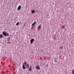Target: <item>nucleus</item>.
<instances>
[{"label": "nucleus", "mask_w": 74, "mask_h": 74, "mask_svg": "<svg viewBox=\"0 0 74 74\" xmlns=\"http://www.w3.org/2000/svg\"><path fill=\"white\" fill-rule=\"evenodd\" d=\"M3 34L5 36H9V34L8 33L5 32H3Z\"/></svg>", "instance_id": "f257e3e1"}, {"label": "nucleus", "mask_w": 74, "mask_h": 74, "mask_svg": "<svg viewBox=\"0 0 74 74\" xmlns=\"http://www.w3.org/2000/svg\"><path fill=\"white\" fill-rule=\"evenodd\" d=\"M36 69L38 70H40L41 69L40 68V66L39 65H37L36 66Z\"/></svg>", "instance_id": "f03ea898"}, {"label": "nucleus", "mask_w": 74, "mask_h": 74, "mask_svg": "<svg viewBox=\"0 0 74 74\" xmlns=\"http://www.w3.org/2000/svg\"><path fill=\"white\" fill-rule=\"evenodd\" d=\"M42 27L41 25L40 24L37 27V29L38 30H40Z\"/></svg>", "instance_id": "7ed1b4c3"}, {"label": "nucleus", "mask_w": 74, "mask_h": 74, "mask_svg": "<svg viewBox=\"0 0 74 74\" xmlns=\"http://www.w3.org/2000/svg\"><path fill=\"white\" fill-rule=\"evenodd\" d=\"M34 41V39L32 38L30 40V43L31 44H32V43Z\"/></svg>", "instance_id": "20e7f679"}, {"label": "nucleus", "mask_w": 74, "mask_h": 74, "mask_svg": "<svg viewBox=\"0 0 74 74\" xmlns=\"http://www.w3.org/2000/svg\"><path fill=\"white\" fill-rule=\"evenodd\" d=\"M25 67L27 69H29V67H30V66L29 64H27L25 65Z\"/></svg>", "instance_id": "39448f33"}, {"label": "nucleus", "mask_w": 74, "mask_h": 74, "mask_svg": "<svg viewBox=\"0 0 74 74\" xmlns=\"http://www.w3.org/2000/svg\"><path fill=\"white\" fill-rule=\"evenodd\" d=\"M21 6L20 5L18 6L17 8L18 11H19V10H21Z\"/></svg>", "instance_id": "423d86ee"}, {"label": "nucleus", "mask_w": 74, "mask_h": 74, "mask_svg": "<svg viewBox=\"0 0 74 74\" xmlns=\"http://www.w3.org/2000/svg\"><path fill=\"white\" fill-rule=\"evenodd\" d=\"M29 71H31V70H32V67L31 66L29 68V69L28 70Z\"/></svg>", "instance_id": "0eeeda50"}, {"label": "nucleus", "mask_w": 74, "mask_h": 74, "mask_svg": "<svg viewBox=\"0 0 74 74\" xmlns=\"http://www.w3.org/2000/svg\"><path fill=\"white\" fill-rule=\"evenodd\" d=\"M22 67L23 69L24 70H25V69H26V68H25L24 65H23Z\"/></svg>", "instance_id": "6e6552de"}, {"label": "nucleus", "mask_w": 74, "mask_h": 74, "mask_svg": "<svg viewBox=\"0 0 74 74\" xmlns=\"http://www.w3.org/2000/svg\"><path fill=\"white\" fill-rule=\"evenodd\" d=\"M0 38H3V35H2V34H1L0 35Z\"/></svg>", "instance_id": "1a4fd4ad"}, {"label": "nucleus", "mask_w": 74, "mask_h": 74, "mask_svg": "<svg viewBox=\"0 0 74 74\" xmlns=\"http://www.w3.org/2000/svg\"><path fill=\"white\" fill-rule=\"evenodd\" d=\"M36 23V22H34L32 24V26H34V25Z\"/></svg>", "instance_id": "9d476101"}, {"label": "nucleus", "mask_w": 74, "mask_h": 74, "mask_svg": "<svg viewBox=\"0 0 74 74\" xmlns=\"http://www.w3.org/2000/svg\"><path fill=\"white\" fill-rule=\"evenodd\" d=\"M34 12H35V11L33 10L31 11V12L32 14H33V13H34Z\"/></svg>", "instance_id": "9b49d317"}, {"label": "nucleus", "mask_w": 74, "mask_h": 74, "mask_svg": "<svg viewBox=\"0 0 74 74\" xmlns=\"http://www.w3.org/2000/svg\"><path fill=\"white\" fill-rule=\"evenodd\" d=\"M19 22H18L16 24V26H18L19 25Z\"/></svg>", "instance_id": "f8f14e48"}, {"label": "nucleus", "mask_w": 74, "mask_h": 74, "mask_svg": "<svg viewBox=\"0 0 74 74\" xmlns=\"http://www.w3.org/2000/svg\"><path fill=\"white\" fill-rule=\"evenodd\" d=\"M45 67H48V64H46Z\"/></svg>", "instance_id": "ddd939ff"}, {"label": "nucleus", "mask_w": 74, "mask_h": 74, "mask_svg": "<svg viewBox=\"0 0 74 74\" xmlns=\"http://www.w3.org/2000/svg\"><path fill=\"white\" fill-rule=\"evenodd\" d=\"M60 48L61 49H63V46H62V47H61Z\"/></svg>", "instance_id": "4468645a"}, {"label": "nucleus", "mask_w": 74, "mask_h": 74, "mask_svg": "<svg viewBox=\"0 0 74 74\" xmlns=\"http://www.w3.org/2000/svg\"><path fill=\"white\" fill-rule=\"evenodd\" d=\"M54 62H56V63H57V62H58V60H54Z\"/></svg>", "instance_id": "2eb2a0df"}, {"label": "nucleus", "mask_w": 74, "mask_h": 74, "mask_svg": "<svg viewBox=\"0 0 74 74\" xmlns=\"http://www.w3.org/2000/svg\"><path fill=\"white\" fill-rule=\"evenodd\" d=\"M7 44H10V42H8Z\"/></svg>", "instance_id": "dca6fc26"}, {"label": "nucleus", "mask_w": 74, "mask_h": 74, "mask_svg": "<svg viewBox=\"0 0 74 74\" xmlns=\"http://www.w3.org/2000/svg\"><path fill=\"white\" fill-rule=\"evenodd\" d=\"M26 64V62H25L24 63V64Z\"/></svg>", "instance_id": "f3484780"}, {"label": "nucleus", "mask_w": 74, "mask_h": 74, "mask_svg": "<svg viewBox=\"0 0 74 74\" xmlns=\"http://www.w3.org/2000/svg\"><path fill=\"white\" fill-rule=\"evenodd\" d=\"M61 59H63V58H61Z\"/></svg>", "instance_id": "a211bd4d"}]
</instances>
